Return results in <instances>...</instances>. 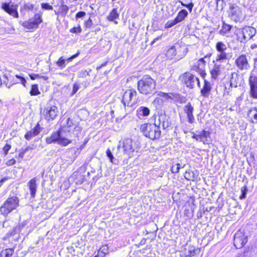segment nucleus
Segmentation results:
<instances>
[{"label":"nucleus","instance_id":"56","mask_svg":"<svg viewBox=\"0 0 257 257\" xmlns=\"http://www.w3.org/2000/svg\"><path fill=\"white\" fill-rule=\"evenodd\" d=\"M11 146L8 144H6V145L3 147V151L5 156L8 155L9 151L11 149Z\"/></svg>","mask_w":257,"mask_h":257},{"label":"nucleus","instance_id":"44","mask_svg":"<svg viewBox=\"0 0 257 257\" xmlns=\"http://www.w3.org/2000/svg\"><path fill=\"white\" fill-rule=\"evenodd\" d=\"M29 75L32 80H35L36 79L40 78H42L44 79L45 80H47L48 78V77H46L45 76H41L39 74L31 73V74H29Z\"/></svg>","mask_w":257,"mask_h":257},{"label":"nucleus","instance_id":"33","mask_svg":"<svg viewBox=\"0 0 257 257\" xmlns=\"http://www.w3.org/2000/svg\"><path fill=\"white\" fill-rule=\"evenodd\" d=\"M225 60V54L222 53L217 54L216 59L213 61L214 64L222 65V63Z\"/></svg>","mask_w":257,"mask_h":257},{"label":"nucleus","instance_id":"27","mask_svg":"<svg viewBox=\"0 0 257 257\" xmlns=\"http://www.w3.org/2000/svg\"><path fill=\"white\" fill-rule=\"evenodd\" d=\"M137 113L139 117L141 116L147 117L150 114V110L146 106H140L138 108Z\"/></svg>","mask_w":257,"mask_h":257},{"label":"nucleus","instance_id":"4","mask_svg":"<svg viewBox=\"0 0 257 257\" xmlns=\"http://www.w3.org/2000/svg\"><path fill=\"white\" fill-rule=\"evenodd\" d=\"M117 149L119 150H122V152L124 155L129 157H132L136 150V146L133 140L127 138L119 142Z\"/></svg>","mask_w":257,"mask_h":257},{"label":"nucleus","instance_id":"12","mask_svg":"<svg viewBox=\"0 0 257 257\" xmlns=\"http://www.w3.org/2000/svg\"><path fill=\"white\" fill-rule=\"evenodd\" d=\"M235 64L241 71H247L250 67L247 56L243 54L241 55L236 59Z\"/></svg>","mask_w":257,"mask_h":257},{"label":"nucleus","instance_id":"3","mask_svg":"<svg viewBox=\"0 0 257 257\" xmlns=\"http://www.w3.org/2000/svg\"><path fill=\"white\" fill-rule=\"evenodd\" d=\"M19 202L20 199L16 196L9 197L0 207V213L5 216H8L20 206Z\"/></svg>","mask_w":257,"mask_h":257},{"label":"nucleus","instance_id":"58","mask_svg":"<svg viewBox=\"0 0 257 257\" xmlns=\"http://www.w3.org/2000/svg\"><path fill=\"white\" fill-rule=\"evenodd\" d=\"M4 79H5L3 80V84H5L6 86L8 88V86H9V81H10L9 77L6 74H5L4 75Z\"/></svg>","mask_w":257,"mask_h":257},{"label":"nucleus","instance_id":"60","mask_svg":"<svg viewBox=\"0 0 257 257\" xmlns=\"http://www.w3.org/2000/svg\"><path fill=\"white\" fill-rule=\"evenodd\" d=\"M79 89V85L76 83H74L73 86V90L72 91V94L73 95L75 93H76Z\"/></svg>","mask_w":257,"mask_h":257},{"label":"nucleus","instance_id":"15","mask_svg":"<svg viewBox=\"0 0 257 257\" xmlns=\"http://www.w3.org/2000/svg\"><path fill=\"white\" fill-rule=\"evenodd\" d=\"M210 133L209 131L203 130L199 134H194L192 138L197 141H200L204 144H209L211 141Z\"/></svg>","mask_w":257,"mask_h":257},{"label":"nucleus","instance_id":"59","mask_svg":"<svg viewBox=\"0 0 257 257\" xmlns=\"http://www.w3.org/2000/svg\"><path fill=\"white\" fill-rule=\"evenodd\" d=\"M188 52V49L187 48H184L182 51V54L181 55H178V60L181 59L183 58L187 53Z\"/></svg>","mask_w":257,"mask_h":257},{"label":"nucleus","instance_id":"35","mask_svg":"<svg viewBox=\"0 0 257 257\" xmlns=\"http://www.w3.org/2000/svg\"><path fill=\"white\" fill-rule=\"evenodd\" d=\"M74 151L72 157L73 160H75L77 157L79 155L81 151L80 149H79L78 148L74 149V148H69L67 150L66 153H72Z\"/></svg>","mask_w":257,"mask_h":257},{"label":"nucleus","instance_id":"47","mask_svg":"<svg viewBox=\"0 0 257 257\" xmlns=\"http://www.w3.org/2000/svg\"><path fill=\"white\" fill-rule=\"evenodd\" d=\"M178 23L176 21V19L168 21L165 25V27L166 28H170L174 26V25H176Z\"/></svg>","mask_w":257,"mask_h":257},{"label":"nucleus","instance_id":"43","mask_svg":"<svg viewBox=\"0 0 257 257\" xmlns=\"http://www.w3.org/2000/svg\"><path fill=\"white\" fill-rule=\"evenodd\" d=\"M15 77L18 79V81L19 83H21L24 87L26 86L27 80L22 75L16 74Z\"/></svg>","mask_w":257,"mask_h":257},{"label":"nucleus","instance_id":"37","mask_svg":"<svg viewBox=\"0 0 257 257\" xmlns=\"http://www.w3.org/2000/svg\"><path fill=\"white\" fill-rule=\"evenodd\" d=\"M13 252L14 250L12 248L3 249L0 253V257H11Z\"/></svg>","mask_w":257,"mask_h":257},{"label":"nucleus","instance_id":"22","mask_svg":"<svg viewBox=\"0 0 257 257\" xmlns=\"http://www.w3.org/2000/svg\"><path fill=\"white\" fill-rule=\"evenodd\" d=\"M223 69L224 66L223 65H218L214 64L213 68L210 71L212 77L213 79H216L217 76L220 74L221 71L223 70Z\"/></svg>","mask_w":257,"mask_h":257},{"label":"nucleus","instance_id":"23","mask_svg":"<svg viewBox=\"0 0 257 257\" xmlns=\"http://www.w3.org/2000/svg\"><path fill=\"white\" fill-rule=\"evenodd\" d=\"M34 8V5L31 3H25L24 5L21 7L20 12L21 15L24 16L27 12L32 11Z\"/></svg>","mask_w":257,"mask_h":257},{"label":"nucleus","instance_id":"17","mask_svg":"<svg viewBox=\"0 0 257 257\" xmlns=\"http://www.w3.org/2000/svg\"><path fill=\"white\" fill-rule=\"evenodd\" d=\"M42 128L40 127V125L39 123H37L35 127L32 129L31 131H28L25 135V138L28 140H31L33 137L37 136L39 134V133L41 132Z\"/></svg>","mask_w":257,"mask_h":257},{"label":"nucleus","instance_id":"24","mask_svg":"<svg viewBox=\"0 0 257 257\" xmlns=\"http://www.w3.org/2000/svg\"><path fill=\"white\" fill-rule=\"evenodd\" d=\"M181 48L178 45H174L171 47L166 52V56L169 59H172L175 56L178 49H180Z\"/></svg>","mask_w":257,"mask_h":257},{"label":"nucleus","instance_id":"42","mask_svg":"<svg viewBox=\"0 0 257 257\" xmlns=\"http://www.w3.org/2000/svg\"><path fill=\"white\" fill-rule=\"evenodd\" d=\"M67 61L65 60L63 57H61L56 62L57 66H58L61 69H63L66 66L65 62Z\"/></svg>","mask_w":257,"mask_h":257},{"label":"nucleus","instance_id":"1","mask_svg":"<svg viewBox=\"0 0 257 257\" xmlns=\"http://www.w3.org/2000/svg\"><path fill=\"white\" fill-rule=\"evenodd\" d=\"M156 80L146 75L138 81L137 88L141 94L150 97L156 93Z\"/></svg>","mask_w":257,"mask_h":257},{"label":"nucleus","instance_id":"18","mask_svg":"<svg viewBox=\"0 0 257 257\" xmlns=\"http://www.w3.org/2000/svg\"><path fill=\"white\" fill-rule=\"evenodd\" d=\"M193 110L194 107L193 106H192L190 102H188L184 107V111L185 113L187 114L188 121L190 123H192L194 121L195 119L193 114Z\"/></svg>","mask_w":257,"mask_h":257},{"label":"nucleus","instance_id":"19","mask_svg":"<svg viewBox=\"0 0 257 257\" xmlns=\"http://www.w3.org/2000/svg\"><path fill=\"white\" fill-rule=\"evenodd\" d=\"M255 29L251 27H246L242 30V33L244 40H250L255 35Z\"/></svg>","mask_w":257,"mask_h":257},{"label":"nucleus","instance_id":"26","mask_svg":"<svg viewBox=\"0 0 257 257\" xmlns=\"http://www.w3.org/2000/svg\"><path fill=\"white\" fill-rule=\"evenodd\" d=\"M247 114L252 123H257V107L250 108L248 111Z\"/></svg>","mask_w":257,"mask_h":257},{"label":"nucleus","instance_id":"31","mask_svg":"<svg viewBox=\"0 0 257 257\" xmlns=\"http://www.w3.org/2000/svg\"><path fill=\"white\" fill-rule=\"evenodd\" d=\"M188 13L187 11L185 9H183L179 12L177 17L175 19L179 23L183 21L188 16Z\"/></svg>","mask_w":257,"mask_h":257},{"label":"nucleus","instance_id":"29","mask_svg":"<svg viewBox=\"0 0 257 257\" xmlns=\"http://www.w3.org/2000/svg\"><path fill=\"white\" fill-rule=\"evenodd\" d=\"M29 186L31 195L32 197H34L37 190L36 182L35 178L30 180L29 182Z\"/></svg>","mask_w":257,"mask_h":257},{"label":"nucleus","instance_id":"5","mask_svg":"<svg viewBox=\"0 0 257 257\" xmlns=\"http://www.w3.org/2000/svg\"><path fill=\"white\" fill-rule=\"evenodd\" d=\"M58 108L52 104L51 102L47 104L43 112L45 118L49 121L54 120L58 116Z\"/></svg>","mask_w":257,"mask_h":257},{"label":"nucleus","instance_id":"28","mask_svg":"<svg viewBox=\"0 0 257 257\" xmlns=\"http://www.w3.org/2000/svg\"><path fill=\"white\" fill-rule=\"evenodd\" d=\"M60 6H59V11L61 13V16L65 17L69 11V8L68 6L64 4L63 0L60 1Z\"/></svg>","mask_w":257,"mask_h":257},{"label":"nucleus","instance_id":"61","mask_svg":"<svg viewBox=\"0 0 257 257\" xmlns=\"http://www.w3.org/2000/svg\"><path fill=\"white\" fill-rule=\"evenodd\" d=\"M16 163V160L14 159H12L9 160H8L6 162V165L7 166H12L14 165Z\"/></svg>","mask_w":257,"mask_h":257},{"label":"nucleus","instance_id":"45","mask_svg":"<svg viewBox=\"0 0 257 257\" xmlns=\"http://www.w3.org/2000/svg\"><path fill=\"white\" fill-rule=\"evenodd\" d=\"M248 191V189L246 186H244L241 188V194L240 195L239 198L240 199H245L246 197V193Z\"/></svg>","mask_w":257,"mask_h":257},{"label":"nucleus","instance_id":"6","mask_svg":"<svg viewBox=\"0 0 257 257\" xmlns=\"http://www.w3.org/2000/svg\"><path fill=\"white\" fill-rule=\"evenodd\" d=\"M42 14L40 12L34 15L33 18L23 23L22 26L27 29H35L38 28L40 23L43 22L42 18Z\"/></svg>","mask_w":257,"mask_h":257},{"label":"nucleus","instance_id":"32","mask_svg":"<svg viewBox=\"0 0 257 257\" xmlns=\"http://www.w3.org/2000/svg\"><path fill=\"white\" fill-rule=\"evenodd\" d=\"M73 141V139H69L68 138H66L62 136L61 135L58 144L62 147H66L69 144L72 143Z\"/></svg>","mask_w":257,"mask_h":257},{"label":"nucleus","instance_id":"25","mask_svg":"<svg viewBox=\"0 0 257 257\" xmlns=\"http://www.w3.org/2000/svg\"><path fill=\"white\" fill-rule=\"evenodd\" d=\"M82 130V127L77 124L72 128L71 133H69V135H68L67 137L72 139L73 138H78L79 137V134L81 132Z\"/></svg>","mask_w":257,"mask_h":257},{"label":"nucleus","instance_id":"63","mask_svg":"<svg viewBox=\"0 0 257 257\" xmlns=\"http://www.w3.org/2000/svg\"><path fill=\"white\" fill-rule=\"evenodd\" d=\"M193 6L194 4L192 2H191L189 4H187L186 8H187L189 10V12L191 13L192 11Z\"/></svg>","mask_w":257,"mask_h":257},{"label":"nucleus","instance_id":"55","mask_svg":"<svg viewBox=\"0 0 257 257\" xmlns=\"http://www.w3.org/2000/svg\"><path fill=\"white\" fill-rule=\"evenodd\" d=\"M93 25L92 21L90 18H89L84 23L85 27L87 28H90Z\"/></svg>","mask_w":257,"mask_h":257},{"label":"nucleus","instance_id":"21","mask_svg":"<svg viewBox=\"0 0 257 257\" xmlns=\"http://www.w3.org/2000/svg\"><path fill=\"white\" fill-rule=\"evenodd\" d=\"M86 174H81V172H77L75 174L76 183L77 184H81L87 181V177L90 175L89 172L85 173Z\"/></svg>","mask_w":257,"mask_h":257},{"label":"nucleus","instance_id":"2","mask_svg":"<svg viewBox=\"0 0 257 257\" xmlns=\"http://www.w3.org/2000/svg\"><path fill=\"white\" fill-rule=\"evenodd\" d=\"M140 130L145 137L152 140L158 139L161 136L160 127L155 122L142 124L140 126Z\"/></svg>","mask_w":257,"mask_h":257},{"label":"nucleus","instance_id":"36","mask_svg":"<svg viewBox=\"0 0 257 257\" xmlns=\"http://www.w3.org/2000/svg\"><path fill=\"white\" fill-rule=\"evenodd\" d=\"M119 17V14L117 12L116 9H113L107 17V19L109 21H113Z\"/></svg>","mask_w":257,"mask_h":257},{"label":"nucleus","instance_id":"11","mask_svg":"<svg viewBox=\"0 0 257 257\" xmlns=\"http://www.w3.org/2000/svg\"><path fill=\"white\" fill-rule=\"evenodd\" d=\"M137 93L134 89H129L125 91L122 99L124 106H132L135 102L136 99L134 101L133 99L137 96Z\"/></svg>","mask_w":257,"mask_h":257},{"label":"nucleus","instance_id":"50","mask_svg":"<svg viewBox=\"0 0 257 257\" xmlns=\"http://www.w3.org/2000/svg\"><path fill=\"white\" fill-rule=\"evenodd\" d=\"M174 96L177 101L181 103H185L186 102V98L179 94H175Z\"/></svg>","mask_w":257,"mask_h":257},{"label":"nucleus","instance_id":"48","mask_svg":"<svg viewBox=\"0 0 257 257\" xmlns=\"http://www.w3.org/2000/svg\"><path fill=\"white\" fill-rule=\"evenodd\" d=\"M91 71V69H89L88 71L87 70H82L78 73V76L79 77H86L89 75V72Z\"/></svg>","mask_w":257,"mask_h":257},{"label":"nucleus","instance_id":"20","mask_svg":"<svg viewBox=\"0 0 257 257\" xmlns=\"http://www.w3.org/2000/svg\"><path fill=\"white\" fill-rule=\"evenodd\" d=\"M61 134L60 130L53 133L50 137L46 138V142L47 144H50L52 143L58 144L59 138Z\"/></svg>","mask_w":257,"mask_h":257},{"label":"nucleus","instance_id":"49","mask_svg":"<svg viewBox=\"0 0 257 257\" xmlns=\"http://www.w3.org/2000/svg\"><path fill=\"white\" fill-rule=\"evenodd\" d=\"M152 103L154 105H156V107H157L158 106H162L163 104V100L160 97H156Z\"/></svg>","mask_w":257,"mask_h":257},{"label":"nucleus","instance_id":"14","mask_svg":"<svg viewBox=\"0 0 257 257\" xmlns=\"http://www.w3.org/2000/svg\"><path fill=\"white\" fill-rule=\"evenodd\" d=\"M248 81L250 94L253 98L257 99V76L254 75L253 71L250 74Z\"/></svg>","mask_w":257,"mask_h":257},{"label":"nucleus","instance_id":"62","mask_svg":"<svg viewBox=\"0 0 257 257\" xmlns=\"http://www.w3.org/2000/svg\"><path fill=\"white\" fill-rule=\"evenodd\" d=\"M212 208H213V207H203L202 210L203 211V213L205 214L206 213H208L209 212H210L212 210Z\"/></svg>","mask_w":257,"mask_h":257},{"label":"nucleus","instance_id":"46","mask_svg":"<svg viewBox=\"0 0 257 257\" xmlns=\"http://www.w3.org/2000/svg\"><path fill=\"white\" fill-rule=\"evenodd\" d=\"M157 95L159 97H163L166 100L172 99V97L167 93L160 91L157 93Z\"/></svg>","mask_w":257,"mask_h":257},{"label":"nucleus","instance_id":"57","mask_svg":"<svg viewBox=\"0 0 257 257\" xmlns=\"http://www.w3.org/2000/svg\"><path fill=\"white\" fill-rule=\"evenodd\" d=\"M86 15V13L84 11L78 12L75 15V18L76 20L78 19L82 18Z\"/></svg>","mask_w":257,"mask_h":257},{"label":"nucleus","instance_id":"53","mask_svg":"<svg viewBox=\"0 0 257 257\" xmlns=\"http://www.w3.org/2000/svg\"><path fill=\"white\" fill-rule=\"evenodd\" d=\"M180 168H181L180 165L179 163L176 164V165L172 166V167L171 168V172H172V173H178L179 171Z\"/></svg>","mask_w":257,"mask_h":257},{"label":"nucleus","instance_id":"41","mask_svg":"<svg viewBox=\"0 0 257 257\" xmlns=\"http://www.w3.org/2000/svg\"><path fill=\"white\" fill-rule=\"evenodd\" d=\"M106 155H107V157L109 158L110 161L112 163H113L114 164H116V163L117 162V160L114 159V158L113 157V156L111 152V151L110 150V149H108L107 150H106Z\"/></svg>","mask_w":257,"mask_h":257},{"label":"nucleus","instance_id":"7","mask_svg":"<svg viewBox=\"0 0 257 257\" xmlns=\"http://www.w3.org/2000/svg\"><path fill=\"white\" fill-rule=\"evenodd\" d=\"M18 5L10 1L8 3L5 2L2 4L1 9L5 12L14 18H18L19 17L18 11Z\"/></svg>","mask_w":257,"mask_h":257},{"label":"nucleus","instance_id":"10","mask_svg":"<svg viewBox=\"0 0 257 257\" xmlns=\"http://www.w3.org/2000/svg\"><path fill=\"white\" fill-rule=\"evenodd\" d=\"M228 16L235 22L239 21L243 19L242 11L236 5L230 6L228 11Z\"/></svg>","mask_w":257,"mask_h":257},{"label":"nucleus","instance_id":"52","mask_svg":"<svg viewBox=\"0 0 257 257\" xmlns=\"http://www.w3.org/2000/svg\"><path fill=\"white\" fill-rule=\"evenodd\" d=\"M42 9L45 10H52L53 9V7L50 5L49 3H43L41 4Z\"/></svg>","mask_w":257,"mask_h":257},{"label":"nucleus","instance_id":"13","mask_svg":"<svg viewBox=\"0 0 257 257\" xmlns=\"http://www.w3.org/2000/svg\"><path fill=\"white\" fill-rule=\"evenodd\" d=\"M211 55V53H208L206 56H205L204 58L199 59L197 61V65L194 66V69L197 71L203 79H204V77L206 74L204 70L205 66L206 63L205 59H209Z\"/></svg>","mask_w":257,"mask_h":257},{"label":"nucleus","instance_id":"54","mask_svg":"<svg viewBox=\"0 0 257 257\" xmlns=\"http://www.w3.org/2000/svg\"><path fill=\"white\" fill-rule=\"evenodd\" d=\"M10 83H9V86H8V88H10L12 86H13L14 84L19 83V82L16 80L15 79V78L13 77H12L11 76H10Z\"/></svg>","mask_w":257,"mask_h":257},{"label":"nucleus","instance_id":"30","mask_svg":"<svg viewBox=\"0 0 257 257\" xmlns=\"http://www.w3.org/2000/svg\"><path fill=\"white\" fill-rule=\"evenodd\" d=\"M211 89V87L210 86V83L207 81L206 79H204V84L202 89L201 90V93L202 95L204 96H206L208 95L209 92L210 91Z\"/></svg>","mask_w":257,"mask_h":257},{"label":"nucleus","instance_id":"39","mask_svg":"<svg viewBox=\"0 0 257 257\" xmlns=\"http://www.w3.org/2000/svg\"><path fill=\"white\" fill-rule=\"evenodd\" d=\"M67 127L65 128L64 132H66L68 133H71L72 128L76 126V125L74 124L73 122L72 119H71L69 117L68 118L67 120Z\"/></svg>","mask_w":257,"mask_h":257},{"label":"nucleus","instance_id":"40","mask_svg":"<svg viewBox=\"0 0 257 257\" xmlns=\"http://www.w3.org/2000/svg\"><path fill=\"white\" fill-rule=\"evenodd\" d=\"M224 46V45L222 42H218L217 43L216 45V49L218 52V54L222 53L225 54Z\"/></svg>","mask_w":257,"mask_h":257},{"label":"nucleus","instance_id":"51","mask_svg":"<svg viewBox=\"0 0 257 257\" xmlns=\"http://www.w3.org/2000/svg\"><path fill=\"white\" fill-rule=\"evenodd\" d=\"M82 31V29L80 26V25H78V27H73L71 28L69 32L71 33H76V34H79Z\"/></svg>","mask_w":257,"mask_h":257},{"label":"nucleus","instance_id":"8","mask_svg":"<svg viewBox=\"0 0 257 257\" xmlns=\"http://www.w3.org/2000/svg\"><path fill=\"white\" fill-rule=\"evenodd\" d=\"M182 81L186 86L190 88H193L196 82H197L198 86L200 87L199 78L191 73H185L183 75Z\"/></svg>","mask_w":257,"mask_h":257},{"label":"nucleus","instance_id":"9","mask_svg":"<svg viewBox=\"0 0 257 257\" xmlns=\"http://www.w3.org/2000/svg\"><path fill=\"white\" fill-rule=\"evenodd\" d=\"M248 236L240 230H238L234 235V245L236 248H241L247 241Z\"/></svg>","mask_w":257,"mask_h":257},{"label":"nucleus","instance_id":"16","mask_svg":"<svg viewBox=\"0 0 257 257\" xmlns=\"http://www.w3.org/2000/svg\"><path fill=\"white\" fill-rule=\"evenodd\" d=\"M159 123L157 124L159 126L162 125L163 129H166L171 126V122L169 120V116L165 113H161L158 116Z\"/></svg>","mask_w":257,"mask_h":257},{"label":"nucleus","instance_id":"38","mask_svg":"<svg viewBox=\"0 0 257 257\" xmlns=\"http://www.w3.org/2000/svg\"><path fill=\"white\" fill-rule=\"evenodd\" d=\"M30 94L31 96H36L40 94L37 84L32 85Z\"/></svg>","mask_w":257,"mask_h":257},{"label":"nucleus","instance_id":"34","mask_svg":"<svg viewBox=\"0 0 257 257\" xmlns=\"http://www.w3.org/2000/svg\"><path fill=\"white\" fill-rule=\"evenodd\" d=\"M198 248H195L193 245H189L187 248H185L186 256H193L196 254Z\"/></svg>","mask_w":257,"mask_h":257},{"label":"nucleus","instance_id":"64","mask_svg":"<svg viewBox=\"0 0 257 257\" xmlns=\"http://www.w3.org/2000/svg\"><path fill=\"white\" fill-rule=\"evenodd\" d=\"M253 70H257V55L253 59Z\"/></svg>","mask_w":257,"mask_h":257}]
</instances>
